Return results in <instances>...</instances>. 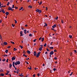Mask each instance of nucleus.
<instances>
[{
	"label": "nucleus",
	"instance_id": "f257e3e1",
	"mask_svg": "<svg viewBox=\"0 0 77 77\" xmlns=\"http://www.w3.org/2000/svg\"><path fill=\"white\" fill-rule=\"evenodd\" d=\"M8 11H14V10H12V8H11L10 7H9V8H8Z\"/></svg>",
	"mask_w": 77,
	"mask_h": 77
},
{
	"label": "nucleus",
	"instance_id": "f03ea898",
	"mask_svg": "<svg viewBox=\"0 0 77 77\" xmlns=\"http://www.w3.org/2000/svg\"><path fill=\"white\" fill-rule=\"evenodd\" d=\"M37 54V53H36V51H34V55L35 56H36V55Z\"/></svg>",
	"mask_w": 77,
	"mask_h": 77
},
{
	"label": "nucleus",
	"instance_id": "7ed1b4c3",
	"mask_svg": "<svg viewBox=\"0 0 77 77\" xmlns=\"http://www.w3.org/2000/svg\"><path fill=\"white\" fill-rule=\"evenodd\" d=\"M54 54V52H53V51H51L50 53V55H52V54Z\"/></svg>",
	"mask_w": 77,
	"mask_h": 77
},
{
	"label": "nucleus",
	"instance_id": "20e7f679",
	"mask_svg": "<svg viewBox=\"0 0 77 77\" xmlns=\"http://www.w3.org/2000/svg\"><path fill=\"white\" fill-rule=\"evenodd\" d=\"M14 64H15V62H13L12 63V65L14 68L15 67V66Z\"/></svg>",
	"mask_w": 77,
	"mask_h": 77
},
{
	"label": "nucleus",
	"instance_id": "39448f33",
	"mask_svg": "<svg viewBox=\"0 0 77 77\" xmlns=\"http://www.w3.org/2000/svg\"><path fill=\"white\" fill-rule=\"evenodd\" d=\"M52 27L53 28H55V27H56V24L54 25L53 26H52Z\"/></svg>",
	"mask_w": 77,
	"mask_h": 77
},
{
	"label": "nucleus",
	"instance_id": "423d86ee",
	"mask_svg": "<svg viewBox=\"0 0 77 77\" xmlns=\"http://www.w3.org/2000/svg\"><path fill=\"white\" fill-rule=\"evenodd\" d=\"M42 48H43V47H40L39 49V50L40 51H41L42 50Z\"/></svg>",
	"mask_w": 77,
	"mask_h": 77
},
{
	"label": "nucleus",
	"instance_id": "0eeeda50",
	"mask_svg": "<svg viewBox=\"0 0 77 77\" xmlns=\"http://www.w3.org/2000/svg\"><path fill=\"white\" fill-rule=\"evenodd\" d=\"M16 59L15 57H13L12 58V60H15Z\"/></svg>",
	"mask_w": 77,
	"mask_h": 77
},
{
	"label": "nucleus",
	"instance_id": "6e6552de",
	"mask_svg": "<svg viewBox=\"0 0 77 77\" xmlns=\"http://www.w3.org/2000/svg\"><path fill=\"white\" fill-rule=\"evenodd\" d=\"M40 54L38 53L36 55L37 57H38L39 56Z\"/></svg>",
	"mask_w": 77,
	"mask_h": 77
},
{
	"label": "nucleus",
	"instance_id": "1a4fd4ad",
	"mask_svg": "<svg viewBox=\"0 0 77 77\" xmlns=\"http://www.w3.org/2000/svg\"><path fill=\"white\" fill-rule=\"evenodd\" d=\"M4 44L5 45H8V43H7V42H4Z\"/></svg>",
	"mask_w": 77,
	"mask_h": 77
},
{
	"label": "nucleus",
	"instance_id": "9d476101",
	"mask_svg": "<svg viewBox=\"0 0 77 77\" xmlns=\"http://www.w3.org/2000/svg\"><path fill=\"white\" fill-rule=\"evenodd\" d=\"M26 31L27 30H26V29H24V33L25 34H27V33H26Z\"/></svg>",
	"mask_w": 77,
	"mask_h": 77
},
{
	"label": "nucleus",
	"instance_id": "9b49d317",
	"mask_svg": "<svg viewBox=\"0 0 77 77\" xmlns=\"http://www.w3.org/2000/svg\"><path fill=\"white\" fill-rule=\"evenodd\" d=\"M17 65H20V61H18L17 62Z\"/></svg>",
	"mask_w": 77,
	"mask_h": 77
},
{
	"label": "nucleus",
	"instance_id": "f8f14e48",
	"mask_svg": "<svg viewBox=\"0 0 77 77\" xmlns=\"http://www.w3.org/2000/svg\"><path fill=\"white\" fill-rule=\"evenodd\" d=\"M9 65L10 66H9L10 68H11V67H12V65L11 64H10Z\"/></svg>",
	"mask_w": 77,
	"mask_h": 77
},
{
	"label": "nucleus",
	"instance_id": "ddd939ff",
	"mask_svg": "<svg viewBox=\"0 0 77 77\" xmlns=\"http://www.w3.org/2000/svg\"><path fill=\"white\" fill-rule=\"evenodd\" d=\"M44 40V37H43L42 39V41H41L42 42H43Z\"/></svg>",
	"mask_w": 77,
	"mask_h": 77
},
{
	"label": "nucleus",
	"instance_id": "4468645a",
	"mask_svg": "<svg viewBox=\"0 0 77 77\" xmlns=\"http://www.w3.org/2000/svg\"><path fill=\"white\" fill-rule=\"evenodd\" d=\"M27 53H28V54H30V52L29 50L27 51Z\"/></svg>",
	"mask_w": 77,
	"mask_h": 77
},
{
	"label": "nucleus",
	"instance_id": "2eb2a0df",
	"mask_svg": "<svg viewBox=\"0 0 77 77\" xmlns=\"http://www.w3.org/2000/svg\"><path fill=\"white\" fill-rule=\"evenodd\" d=\"M36 11L37 12H39V9H37L36 10Z\"/></svg>",
	"mask_w": 77,
	"mask_h": 77
},
{
	"label": "nucleus",
	"instance_id": "dca6fc26",
	"mask_svg": "<svg viewBox=\"0 0 77 77\" xmlns=\"http://www.w3.org/2000/svg\"><path fill=\"white\" fill-rule=\"evenodd\" d=\"M5 75H4V74L3 73H1V76H2V77H3V76H4Z\"/></svg>",
	"mask_w": 77,
	"mask_h": 77
},
{
	"label": "nucleus",
	"instance_id": "f3484780",
	"mask_svg": "<svg viewBox=\"0 0 77 77\" xmlns=\"http://www.w3.org/2000/svg\"><path fill=\"white\" fill-rule=\"evenodd\" d=\"M23 73H22V74H20L19 75V76H20V77H23V75H22Z\"/></svg>",
	"mask_w": 77,
	"mask_h": 77
},
{
	"label": "nucleus",
	"instance_id": "a211bd4d",
	"mask_svg": "<svg viewBox=\"0 0 77 77\" xmlns=\"http://www.w3.org/2000/svg\"><path fill=\"white\" fill-rule=\"evenodd\" d=\"M5 52L6 53H8V50H6L5 51Z\"/></svg>",
	"mask_w": 77,
	"mask_h": 77
},
{
	"label": "nucleus",
	"instance_id": "6ab92c4d",
	"mask_svg": "<svg viewBox=\"0 0 77 77\" xmlns=\"http://www.w3.org/2000/svg\"><path fill=\"white\" fill-rule=\"evenodd\" d=\"M5 14H6V15H9V12H6L5 13Z\"/></svg>",
	"mask_w": 77,
	"mask_h": 77
},
{
	"label": "nucleus",
	"instance_id": "aec40b11",
	"mask_svg": "<svg viewBox=\"0 0 77 77\" xmlns=\"http://www.w3.org/2000/svg\"><path fill=\"white\" fill-rule=\"evenodd\" d=\"M49 48L50 49H53V48H53V47H50Z\"/></svg>",
	"mask_w": 77,
	"mask_h": 77
},
{
	"label": "nucleus",
	"instance_id": "412c9836",
	"mask_svg": "<svg viewBox=\"0 0 77 77\" xmlns=\"http://www.w3.org/2000/svg\"><path fill=\"white\" fill-rule=\"evenodd\" d=\"M6 5H4V6H2L1 7V8H5V7H6Z\"/></svg>",
	"mask_w": 77,
	"mask_h": 77
},
{
	"label": "nucleus",
	"instance_id": "4be33fe9",
	"mask_svg": "<svg viewBox=\"0 0 77 77\" xmlns=\"http://www.w3.org/2000/svg\"><path fill=\"white\" fill-rule=\"evenodd\" d=\"M45 25L44 26V27H45V26H46V27H47V26H48V25H47V24L46 23H45Z\"/></svg>",
	"mask_w": 77,
	"mask_h": 77
},
{
	"label": "nucleus",
	"instance_id": "5701e85b",
	"mask_svg": "<svg viewBox=\"0 0 77 77\" xmlns=\"http://www.w3.org/2000/svg\"><path fill=\"white\" fill-rule=\"evenodd\" d=\"M20 8H20L19 9L20 11H21V9H23V7H21Z\"/></svg>",
	"mask_w": 77,
	"mask_h": 77
},
{
	"label": "nucleus",
	"instance_id": "b1692460",
	"mask_svg": "<svg viewBox=\"0 0 77 77\" xmlns=\"http://www.w3.org/2000/svg\"><path fill=\"white\" fill-rule=\"evenodd\" d=\"M14 64H15V65H16V66L17 65H18V64H17V62H16L14 63Z\"/></svg>",
	"mask_w": 77,
	"mask_h": 77
},
{
	"label": "nucleus",
	"instance_id": "393cba45",
	"mask_svg": "<svg viewBox=\"0 0 77 77\" xmlns=\"http://www.w3.org/2000/svg\"><path fill=\"white\" fill-rule=\"evenodd\" d=\"M42 12V11L41 10H39V11L38 12V13L39 14H41V13Z\"/></svg>",
	"mask_w": 77,
	"mask_h": 77
},
{
	"label": "nucleus",
	"instance_id": "a878e982",
	"mask_svg": "<svg viewBox=\"0 0 77 77\" xmlns=\"http://www.w3.org/2000/svg\"><path fill=\"white\" fill-rule=\"evenodd\" d=\"M23 56H24V57H27V56H26V55L25 54H23Z\"/></svg>",
	"mask_w": 77,
	"mask_h": 77
},
{
	"label": "nucleus",
	"instance_id": "bb28decb",
	"mask_svg": "<svg viewBox=\"0 0 77 77\" xmlns=\"http://www.w3.org/2000/svg\"><path fill=\"white\" fill-rule=\"evenodd\" d=\"M10 42H11V43H12L13 44H15V42H13L12 41H11Z\"/></svg>",
	"mask_w": 77,
	"mask_h": 77
},
{
	"label": "nucleus",
	"instance_id": "cd10ccee",
	"mask_svg": "<svg viewBox=\"0 0 77 77\" xmlns=\"http://www.w3.org/2000/svg\"><path fill=\"white\" fill-rule=\"evenodd\" d=\"M29 8H32V6H31V5H29L28 6Z\"/></svg>",
	"mask_w": 77,
	"mask_h": 77
},
{
	"label": "nucleus",
	"instance_id": "c85d7f7f",
	"mask_svg": "<svg viewBox=\"0 0 77 77\" xmlns=\"http://www.w3.org/2000/svg\"><path fill=\"white\" fill-rule=\"evenodd\" d=\"M72 36L71 35H69V37L70 38H72Z\"/></svg>",
	"mask_w": 77,
	"mask_h": 77
},
{
	"label": "nucleus",
	"instance_id": "c756f323",
	"mask_svg": "<svg viewBox=\"0 0 77 77\" xmlns=\"http://www.w3.org/2000/svg\"><path fill=\"white\" fill-rule=\"evenodd\" d=\"M26 52H25V51H24V50H23V54H26Z\"/></svg>",
	"mask_w": 77,
	"mask_h": 77
},
{
	"label": "nucleus",
	"instance_id": "7c9ffc66",
	"mask_svg": "<svg viewBox=\"0 0 77 77\" xmlns=\"http://www.w3.org/2000/svg\"><path fill=\"white\" fill-rule=\"evenodd\" d=\"M28 69H30V70L32 69V68H31V66H30V67H28Z\"/></svg>",
	"mask_w": 77,
	"mask_h": 77
},
{
	"label": "nucleus",
	"instance_id": "2f4dec72",
	"mask_svg": "<svg viewBox=\"0 0 77 77\" xmlns=\"http://www.w3.org/2000/svg\"><path fill=\"white\" fill-rule=\"evenodd\" d=\"M17 50V49H16V48H14V51H16Z\"/></svg>",
	"mask_w": 77,
	"mask_h": 77
},
{
	"label": "nucleus",
	"instance_id": "473e14b6",
	"mask_svg": "<svg viewBox=\"0 0 77 77\" xmlns=\"http://www.w3.org/2000/svg\"><path fill=\"white\" fill-rule=\"evenodd\" d=\"M37 76H38V77H39L40 75V74H39V73L37 74Z\"/></svg>",
	"mask_w": 77,
	"mask_h": 77
},
{
	"label": "nucleus",
	"instance_id": "72a5a7b5",
	"mask_svg": "<svg viewBox=\"0 0 77 77\" xmlns=\"http://www.w3.org/2000/svg\"><path fill=\"white\" fill-rule=\"evenodd\" d=\"M47 45V44L45 43V45H44V46L45 47H46V46Z\"/></svg>",
	"mask_w": 77,
	"mask_h": 77
},
{
	"label": "nucleus",
	"instance_id": "f704fd0d",
	"mask_svg": "<svg viewBox=\"0 0 77 77\" xmlns=\"http://www.w3.org/2000/svg\"><path fill=\"white\" fill-rule=\"evenodd\" d=\"M2 71L3 72V69H0V72H2Z\"/></svg>",
	"mask_w": 77,
	"mask_h": 77
},
{
	"label": "nucleus",
	"instance_id": "c9c22d12",
	"mask_svg": "<svg viewBox=\"0 0 77 77\" xmlns=\"http://www.w3.org/2000/svg\"><path fill=\"white\" fill-rule=\"evenodd\" d=\"M10 72H9V71L7 70V73L8 74H9V73Z\"/></svg>",
	"mask_w": 77,
	"mask_h": 77
},
{
	"label": "nucleus",
	"instance_id": "e433bc0d",
	"mask_svg": "<svg viewBox=\"0 0 77 77\" xmlns=\"http://www.w3.org/2000/svg\"><path fill=\"white\" fill-rule=\"evenodd\" d=\"M14 21H15V24L17 23V20H14Z\"/></svg>",
	"mask_w": 77,
	"mask_h": 77
},
{
	"label": "nucleus",
	"instance_id": "4c0bfd02",
	"mask_svg": "<svg viewBox=\"0 0 77 77\" xmlns=\"http://www.w3.org/2000/svg\"><path fill=\"white\" fill-rule=\"evenodd\" d=\"M42 1H41L39 3V5H41V4H42Z\"/></svg>",
	"mask_w": 77,
	"mask_h": 77
},
{
	"label": "nucleus",
	"instance_id": "58836bf2",
	"mask_svg": "<svg viewBox=\"0 0 77 77\" xmlns=\"http://www.w3.org/2000/svg\"><path fill=\"white\" fill-rule=\"evenodd\" d=\"M9 4H10V3H9V2H8V4H7V6H8L9 5Z\"/></svg>",
	"mask_w": 77,
	"mask_h": 77
},
{
	"label": "nucleus",
	"instance_id": "ea45409f",
	"mask_svg": "<svg viewBox=\"0 0 77 77\" xmlns=\"http://www.w3.org/2000/svg\"><path fill=\"white\" fill-rule=\"evenodd\" d=\"M46 50L47 51H50V50H48V48H46Z\"/></svg>",
	"mask_w": 77,
	"mask_h": 77
},
{
	"label": "nucleus",
	"instance_id": "a19ab883",
	"mask_svg": "<svg viewBox=\"0 0 77 77\" xmlns=\"http://www.w3.org/2000/svg\"><path fill=\"white\" fill-rule=\"evenodd\" d=\"M29 36H32V34H30L29 35Z\"/></svg>",
	"mask_w": 77,
	"mask_h": 77
},
{
	"label": "nucleus",
	"instance_id": "79ce46f5",
	"mask_svg": "<svg viewBox=\"0 0 77 77\" xmlns=\"http://www.w3.org/2000/svg\"><path fill=\"white\" fill-rule=\"evenodd\" d=\"M20 34H23V31H20Z\"/></svg>",
	"mask_w": 77,
	"mask_h": 77
},
{
	"label": "nucleus",
	"instance_id": "37998d69",
	"mask_svg": "<svg viewBox=\"0 0 77 77\" xmlns=\"http://www.w3.org/2000/svg\"><path fill=\"white\" fill-rule=\"evenodd\" d=\"M20 47H21V49H22V48H23V47L21 46V45L20 46Z\"/></svg>",
	"mask_w": 77,
	"mask_h": 77
},
{
	"label": "nucleus",
	"instance_id": "c03bdc74",
	"mask_svg": "<svg viewBox=\"0 0 77 77\" xmlns=\"http://www.w3.org/2000/svg\"><path fill=\"white\" fill-rule=\"evenodd\" d=\"M5 60H6V59H4L2 60V61H3V62H5Z\"/></svg>",
	"mask_w": 77,
	"mask_h": 77
},
{
	"label": "nucleus",
	"instance_id": "a18cd8bd",
	"mask_svg": "<svg viewBox=\"0 0 77 77\" xmlns=\"http://www.w3.org/2000/svg\"><path fill=\"white\" fill-rule=\"evenodd\" d=\"M54 59H55V60H57V58L55 57L54 58Z\"/></svg>",
	"mask_w": 77,
	"mask_h": 77
},
{
	"label": "nucleus",
	"instance_id": "49530a36",
	"mask_svg": "<svg viewBox=\"0 0 77 77\" xmlns=\"http://www.w3.org/2000/svg\"><path fill=\"white\" fill-rule=\"evenodd\" d=\"M61 23L62 24L63 23V20H61Z\"/></svg>",
	"mask_w": 77,
	"mask_h": 77
},
{
	"label": "nucleus",
	"instance_id": "de8ad7c7",
	"mask_svg": "<svg viewBox=\"0 0 77 77\" xmlns=\"http://www.w3.org/2000/svg\"><path fill=\"white\" fill-rule=\"evenodd\" d=\"M53 70L54 71H55L56 70V69H55V68H54V69H53Z\"/></svg>",
	"mask_w": 77,
	"mask_h": 77
},
{
	"label": "nucleus",
	"instance_id": "09e8293b",
	"mask_svg": "<svg viewBox=\"0 0 77 77\" xmlns=\"http://www.w3.org/2000/svg\"><path fill=\"white\" fill-rule=\"evenodd\" d=\"M36 40H37L36 39H35L34 40H33V42H36Z\"/></svg>",
	"mask_w": 77,
	"mask_h": 77
},
{
	"label": "nucleus",
	"instance_id": "8fccbe9b",
	"mask_svg": "<svg viewBox=\"0 0 77 77\" xmlns=\"http://www.w3.org/2000/svg\"><path fill=\"white\" fill-rule=\"evenodd\" d=\"M70 71H71V70H69V71H68V73H70Z\"/></svg>",
	"mask_w": 77,
	"mask_h": 77
},
{
	"label": "nucleus",
	"instance_id": "3c124183",
	"mask_svg": "<svg viewBox=\"0 0 77 77\" xmlns=\"http://www.w3.org/2000/svg\"><path fill=\"white\" fill-rule=\"evenodd\" d=\"M58 17L57 16V17L56 18H55V20H57V19H58Z\"/></svg>",
	"mask_w": 77,
	"mask_h": 77
},
{
	"label": "nucleus",
	"instance_id": "603ef678",
	"mask_svg": "<svg viewBox=\"0 0 77 77\" xmlns=\"http://www.w3.org/2000/svg\"><path fill=\"white\" fill-rule=\"evenodd\" d=\"M41 39H42V37H40V38H39V40L40 41V40H41Z\"/></svg>",
	"mask_w": 77,
	"mask_h": 77
},
{
	"label": "nucleus",
	"instance_id": "864d4df0",
	"mask_svg": "<svg viewBox=\"0 0 77 77\" xmlns=\"http://www.w3.org/2000/svg\"><path fill=\"white\" fill-rule=\"evenodd\" d=\"M21 29H22V30H24V27H21Z\"/></svg>",
	"mask_w": 77,
	"mask_h": 77
},
{
	"label": "nucleus",
	"instance_id": "5fc2aeb1",
	"mask_svg": "<svg viewBox=\"0 0 77 77\" xmlns=\"http://www.w3.org/2000/svg\"><path fill=\"white\" fill-rule=\"evenodd\" d=\"M46 11H47V10H48V8L47 7H46Z\"/></svg>",
	"mask_w": 77,
	"mask_h": 77
},
{
	"label": "nucleus",
	"instance_id": "6e6d98bb",
	"mask_svg": "<svg viewBox=\"0 0 77 77\" xmlns=\"http://www.w3.org/2000/svg\"><path fill=\"white\" fill-rule=\"evenodd\" d=\"M12 8H14V5H12Z\"/></svg>",
	"mask_w": 77,
	"mask_h": 77
},
{
	"label": "nucleus",
	"instance_id": "4d7b16f0",
	"mask_svg": "<svg viewBox=\"0 0 77 77\" xmlns=\"http://www.w3.org/2000/svg\"><path fill=\"white\" fill-rule=\"evenodd\" d=\"M74 52H75V53H77V50H74Z\"/></svg>",
	"mask_w": 77,
	"mask_h": 77
},
{
	"label": "nucleus",
	"instance_id": "13d9d810",
	"mask_svg": "<svg viewBox=\"0 0 77 77\" xmlns=\"http://www.w3.org/2000/svg\"><path fill=\"white\" fill-rule=\"evenodd\" d=\"M47 28L48 29H50V27H49V26H48Z\"/></svg>",
	"mask_w": 77,
	"mask_h": 77
},
{
	"label": "nucleus",
	"instance_id": "bf43d9fd",
	"mask_svg": "<svg viewBox=\"0 0 77 77\" xmlns=\"http://www.w3.org/2000/svg\"><path fill=\"white\" fill-rule=\"evenodd\" d=\"M72 53H71L70 54V56L71 57L72 56Z\"/></svg>",
	"mask_w": 77,
	"mask_h": 77
},
{
	"label": "nucleus",
	"instance_id": "052dcab7",
	"mask_svg": "<svg viewBox=\"0 0 77 77\" xmlns=\"http://www.w3.org/2000/svg\"><path fill=\"white\" fill-rule=\"evenodd\" d=\"M15 8L16 9H18V7H16V6L15 7Z\"/></svg>",
	"mask_w": 77,
	"mask_h": 77
},
{
	"label": "nucleus",
	"instance_id": "680f3d73",
	"mask_svg": "<svg viewBox=\"0 0 77 77\" xmlns=\"http://www.w3.org/2000/svg\"><path fill=\"white\" fill-rule=\"evenodd\" d=\"M8 60H9V59H8L6 60V62H8Z\"/></svg>",
	"mask_w": 77,
	"mask_h": 77
},
{
	"label": "nucleus",
	"instance_id": "e2e57ef3",
	"mask_svg": "<svg viewBox=\"0 0 77 77\" xmlns=\"http://www.w3.org/2000/svg\"><path fill=\"white\" fill-rule=\"evenodd\" d=\"M54 52H57V51L56 50H54Z\"/></svg>",
	"mask_w": 77,
	"mask_h": 77
},
{
	"label": "nucleus",
	"instance_id": "0e129e2a",
	"mask_svg": "<svg viewBox=\"0 0 77 77\" xmlns=\"http://www.w3.org/2000/svg\"><path fill=\"white\" fill-rule=\"evenodd\" d=\"M73 74V73L72 72L71 73V74L70 75H72V74Z\"/></svg>",
	"mask_w": 77,
	"mask_h": 77
},
{
	"label": "nucleus",
	"instance_id": "69168bd1",
	"mask_svg": "<svg viewBox=\"0 0 77 77\" xmlns=\"http://www.w3.org/2000/svg\"><path fill=\"white\" fill-rule=\"evenodd\" d=\"M12 27H14L15 26V24L14 25V24H12Z\"/></svg>",
	"mask_w": 77,
	"mask_h": 77
},
{
	"label": "nucleus",
	"instance_id": "338daca9",
	"mask_svg": "<svg viewBox=\"0 0 77 77\" xmlns=\"http://www.w3.org/2000/svg\"><path fill=\"white\" fill-rule=\"evenodd\" d=\"M11 47V46H9L8 47V48H10Z\"/></svg>",
	"mask_w": 77,
	"mask_h": 77
},
{
	"label": "nucleus",
	"instance_id": "774afa93",
	"mask_svg": "<svg viewBox=\"0 0 77 77\" xmlns=\"http://www.w3.org/2000/svg\"><path fill=\"white\" fill-rule=\"evenodd\" d=\"M32 76H33V77H35V74L33 75Z\"/></svg>",
	"mask_w": 77,
	"mask_h": 77
}]
</instances>
